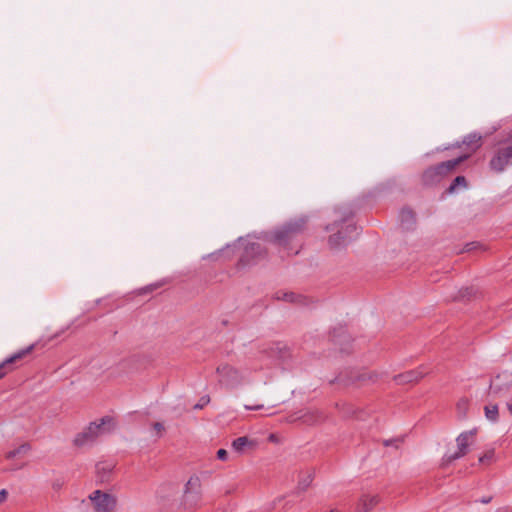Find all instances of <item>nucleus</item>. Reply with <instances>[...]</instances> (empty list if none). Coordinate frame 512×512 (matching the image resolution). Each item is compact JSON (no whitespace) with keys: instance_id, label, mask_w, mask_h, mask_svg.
Listing matches in <instances>:
<instances>
[{"instance_id":"nucleus-1","label":"nucleus","mask_w":512,"mask_h":512,"mask_svg":"<svg viewBox=\"0 0 512 512\" xmlns=\"http://www.w3.org/2000/svg\"><path fill=\"white\" fill-rule=\"evenodd\" d=\"M114 429V422L111 417H104L91 422L73 440L75 446L84 447L92 445L100 437L110 433Z\"/></svg>"},{"instance_id":"nucleus-2","label":"nucleus","mask_w":512,"mask_h":512,"mask_svg":"<svg viewBox=\"0 0 512 512\" xmlns=\"http://www.w3.org/2000/svg\"><path fill=\"white\" fill-rule=\"evenodd\" d=\"M510 393H512V372L502 371L491 379L487 394L490 399L506 398Z\"/></svg>"},{"instance_id":"nucleus-3","label":"nucleus","mask_w":512,"mask_h":512,"mask_svg":"<svg viewBox=\"0 0 512 512\" xmlns=\"http://www.w3.org/2000/svg\"><path fill=\"white\" fill-rule=\"evenodd\" d=\"M216 373L219 383L229 389L237 388L245 382L244 372L227 363L220 364Z\"/></svg>"},{"instance_id":"nucleus-4","label":"nucleus","mask_w":512,"mask_h":512,"mask_svg":"<svg viewBox=\"0 0 512 512\" xmlns=\"http://www.w3.org/2000/svg\"><path fill=\"white\" fill-rule=\"evenodd\" d=\"M183 503L190 509H196L203 504L202 483L198 476H192L185 485Z\"/></svg>"},{"instance_id":"nucleus-5","label":"nucleus","mask_w":512,"mask_h":512,"mask_svg":"<svg viewBox=\"0 0 512 512\" xmlns=\"http://www.w3.org/2000/svg\"><path fill=\"white\" fill-rule=\"evenodd\" d=\"M467 156H461L454 160L442 162L441 164L427 169L423 174V180L426 184L439 182L445 175L455 169V167L465 160Z\"/></svg>"},{"instance_id":"nucleus-6","label":"nucleus","mask_w":512,"mask_h":512,"mask_svg":"<svg viewBox=\"0 0 512 512\" xmlns=\"http://www.w3.org/2000/svg\"><path fill=\"white\" fill-rule=\"evenodd\" d=\"M467 156H461L454 160L442 162L441 164L427 169L423 174V180L426 184L439 182L445 175L455 169V167L465 160Z\"/></svg>"},{"instance_id":"nucleus-7","label":"nucleus","mask_w":512,"mask_h":512,"mask_svg":"<svg viewBox=\"0 0 512 512\" xmlns=\"http://www.w3.org/2000/svg\"><path fill=\"white\" fill-rule=\"evenodd\" d=\"M89 500L92 504L93 512H115L117 507V498L115 495L102 491L95 490L89 495Z\"/></svg>"},{"instance_id":"nucleus-8","label":"nucleus","mask_w":512,"mask_h":512,"mask_svg":"<svg viewBox=\"0 0 512 512\" xmlns=\"http://www.w3.org/2000/svg\"><path fill=\"white\" fill-rule=\"evenodd\" d=\"M476 429L462 432L457 438V451L448 457L449 461H454L465 456L475 442Z\"/></svg>"},{"instance_id":"nucleus-9","label":"nucleus","mask_w":512,"mask_h":512,"mask_svg":"<svg viewBox=\"0 0 512 512\" xmlns=\"http://www.w3.org/2000/svg\"><path fill=\"white\" fill-rule=\"evenodd\" d=\"M512 163V145L505 144L498 148L490 161V167L496 172H502Z\"/></svg>"},{"instance_id":"nucleus-10","label":"nucleus","mask_w":512,"mask_h":512,"mask_svg":"<svg viewBox=\"0 0 512 512\" xmlns=\"http://www.w3.org/2000/svg\"><path fill=\"white\" fill-rule=\"evenodd\" d=\"M303 221H297L295 223H289L279 230L274 232L273 238L275 241L282 243L286 239H292L294 235L299 232L302 228Z\"/></svg>"},{"instance_id":"nucleus-11","label":"nucleus","mask_w":512,"mask_h":512,"mask_svg":"<svg viewBox=\"0 0 512 512\" xmlns=\"http://www.w3.org/2000/svg\"><path fill=\"white\" fill-rule=\"evenodd\" d=\"M424 374L425 373L418 371V370H411V371H408V372H405L403 374L396 376L395 380L399 384L417 382L418 380L423 378Z\"/></svg>"},{"instance_id":"nucleus-12","label":"nucleus","mask_w":512,"mask_h":512,"mask_svg":"<svg viewBox=\"0 0 512 512\" xmlns=\"http://www.w3.org/2000/svg\"><path fill=\"white\" fill-rule=\"evenodd\" d=\"M254 445H255V442L253 440H250L246 436L239 437L232 442L233 450L238 453H242L245 450V448L252 447Z\"/></svg>"},{"instance_id":"nucleus-13","label":"nucleus","mask_w":512,"mask_h":512,"mask_svg":"<svg viewBox=\"0 0 512 512\" xmlns=\"http://www.w3.org/2000/svg\"><path fill=\"white\" fill-rule=\"evenodd\" d=\"M33 349V346H30L28 347L27 349L25 350H22L21 352H18L16 354H14L13 356L9 357L8 359H6L3 363L0 364V378H2L4 375H5V371H4V368L7 364H10V363H13L14 361L22 358L24 355H26L27 353H29L31 350Z\"/></svg>"},{"instance_id":"nucleus-14","label":"nucleus","mask_w":512,"mask_h":512,"mask_svg":"<svg viewBox=\"0 0 512 512\" xmlns=\"http://www.w3.org/2000/svg\"><path fill=\"white\" fill-rule=\"evenodd\" d=\"M485 417L487 420L491 422H496L498 420V405L497 404H487L484 407Z\"/></svg>"},{"instance_id":"nucleus-15","label":"nucleus","mask_w":512,"mask_h":512,"mask_svg":"<svg viewBox=\"0 0 512 512\" xmlns=\"http://www.w3.org/2000/svg\"><path fill=\"white\" fill-rule=\"evenodd\" d=\"M30 450H31V446L27 443H24V444H21L20 446H18L17 448L9 451L6 454V457L8 459H12L17 456L24 455V454L28 453Z\"/></svg>"},{"instance_id":"nucleus-16","label":"nucleus","mask_w":512,"mask_h":512,"mask_svg":"<svg viewBox=\"0 0 512 512\" xmlns=\"http://www.w3.org/2000/svg\"><path fill=\"white\" fill-rule=\"evenodd\" d=\"M480 141H481V136L476 134V133H474V134L468 135L464 139L463 143L465 145H467L468 147H471L472 150H475V149H477L480 146Z\"/></svg>"},{"instance_id":"nucleus-17","label":"nucleus","mask_w":512,"mask_h":512,"mask_svg":"<svg viewBox=\"0 0 512 512\" xmlns=\"http://www.w3.org/2000/svg\"><path fill=\"white\" fill-rule=\"evenodd\" d=\"M497 461L496 453L494 449L487 450L482 456L479 457V463L481 464H492Z\"/></svg>"},{"instance_id":"nucleus-18","label":"nucleus","mask_w":512,"mask_h":512,"mask_svg":"<svg viewBox=\"0 0 512 512\" xmlns=\"http://www.w3.org/2000/svg\"><path fill=\"white\" fill-rule=\"evenodd\" d=\"M466 179L464 176H457L453 183L449 187V192H455L458 187L465 188L466 187Z\"/></svg>"},{"instance_id":"nucleus-19","label":"nucleus","mask_w":512,"mask_h":512,"mask_svg":"<svg viewBox=\"0 0 512 512\" xmlns=\"http://www.w3.org/2000/svg\"><path fill=\"white\" fill-rule=\"evenodd\" d=\"M344 243V239L339 235H333L329 238V244L332 248H338Z\"/></svg>"},{"instance_id":"nucleus-20","label":"nucleus","mask_w":512,"mask_h":512,"mask_svg":"<svg viewBox=\"0 0 512 512\" xmlns=\"http://www.w3.org/2000/svg\"><path fill=\"white\" fill-rule=\"evenodd\" d=\"M312 482V475L311 474H306L305 477L303 478V480H301L299 482V488L301 490H305Z\"/></svg>"},{"instance_id":"nucleus-21","label":"nucleus","mask_w":512,"mask_h":512,"mask_svg":"<svg viewBox=\"0 0 512 512\" xmlns=\"http://www.w3.org/2000/svg\"><path fill=\"white\" fill-rule=\"evenodd\" d=\"M401 219H402V222H404V221L413 222L414 216H413L412 211L408 210V209L402 210Z\"/></svg>"},{"instance_id":"nucleus-22","label":"nucleus","mask_w":512,"mask_h":512,"mask_svg":"<svg viewBox=\"0 0 512 512\" xmlns=\"http://www.w3.org/2000/svg\"><path fill=\"white\" fill-rule=\"evenodd\" d=\"M154 430L156 431L158 436H161L164 431V426L162 423L156 422L153 425Z\"/></svg>"},{"instance_id":"nucleus-23","label":"nucleus","mask_w":512,"mask_h":512,"mask_svg":"<svg viewBox=\"0 0 512 512\" xmlns=\"http://www.w3.org/2000/svg\"><path fill=\"white\" fill-rule=\"evenodd\" d=\"M228 453L225 449H219L217 451V457L219 460L225 461L227 460Z\"/></svg>"},{"instance_id":"nucleus-24","label":"nucleus","mask_w":512,"mask_h":512,"mask_svg":"<svg viewBox=\"0 0 512 512\" xmlns=\"http://www.w3.org/2000/svg\"><path fill=\"white\" fill-rule=\"evenodd\" d=\"M263 408H264L263 405H255V406L245 405L246 410H260Z\"/></svg>"},{"instance_id":"nucleus-25","label":"nucleus","mask_w":512,"mask_h":512,"mask_svg":"<svg viewBox=\"0 0 512 512\" xmlns=\"http://www.w3.org/2000/svg\"><path fill=\"white\" fill-rule=\"evenodd\" d=\"M506 406H507L508 411L512 415V397L507 401Z\"/></svg>"},{"instance_id":"nucleus-26","label":"nucleus","mask_w":512,"mask_h":512,"mask_svg":"<svg viewBox=\"0 0 512 512\" xmlns=\"http://www.w3.org/2000/svg\"><path fill=\"white\" fill-rule=\"evenodd\" d=\"M6 495L7 493L5 490L0 491V502H2L6 498Z\"/></svg>"},{"instance_id":"nucleus-27","label":"nucleus","mask_w":512,"mask_h":512,"mask_svg":"<svg viewBox=\"0 0 512 512\" xmlns=\"http://www.w3.org/2000/svg\"><path fill=\"white\" fill-rule=\"evenodd\" d=\"M285 296H286L287 300L294 301V298H293L294 295L292 293L291 294H286Z\"/></svg>"},{"instance_id":"nucleus-28","label":"nucleus","mask_w":512,"mask_h":512,"mask_svg":"<svg viewBox=\"0 0 512 512\" xmlns=\"http://www.w3.org/2000/svg\"><path fill=\"white\" fill-rule=\"evenodd\" d=\"M490 501H491V498H490V497H488V498H483V499L481 500V503H483V504H487V503H489Z\"/></svg>"},{"instance_id":"nucleus-29","label":"nucleus","mask_w":512,"mask_h":512,"mask_svg":"<svg viewBox=\"0 0 512 512\" xmlns=\"http://www.w3.org/2000/svg\"><path fill=\"white\" fill-rule=\"evenodd\" d=\"M460 405L466 406L467 405V401H465V400L460 401L458 403V406H460Z\"/></svg>"},{"instance_id":"nucleus-30","label":"nucleus","mask_w":512,"mask_h":512,"mask_svg":"<svg viewBox=\"0 0 512 512\" xmlns=\"http://www.w3.org/2000/svg\"><path fill=\"white\" fill-rule=\"evenodd\" d=\"M375 503H376L375 498H371V499H370V505H374Z\"/></svg>"},{"instance_id":"nucleus-31","label":"nucleus","mask_w":512,"mask_h":512,"mask_svg":"<svg viewBox=\"0 0 512 512\" xmlns=\"http://www.w3.org/2000/svg\"><path fill=\"white\" fill-rule=\"evenodd\" d=\"M468 247H469V248H468V250H471V249H473V248H474V244H473V243H470V244L468 245Z\"/></svg>"},{"instance_id":"nucleus-32","label":"nucleus","mask_w":512,"mask_h":512,"mask_svg":"<svg viewBox=\"0 0 512 512\" xmlns=\"http://www.w3.org/2000/svg\"><path fill=\"white\" fill-rule=\"evenodd\" d=\"M391 444H392V441H386V442H385V445H386V446H389V445H391Z\"/></svg>"},{"instance_id":"nucleus-33","label":"nucleus","mask_w":512,"mask_h":512,"mask_svg":"<svg viewBox=\"0 0 512 512\" xmlns=\"http://www.w3.org/2000/svg\"><path fill=\"white\" fill-rule=\"evenodd\" d=\"M329 512H339V511H338V510H336V509H332V510H330Z\"/></svg>"}]
</instances>
